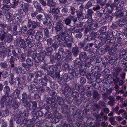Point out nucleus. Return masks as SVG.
<instances>
[{
	"label": "nucleus",
	"mask_w": 127,
	"mask_h": 127,
	"mask_svg": "<svg viewBox=\"0 0 127 127\" xmlns=\"http://www.w3.org/2000/svg\"><path fill=\"white\" fill-rule=\"evenodd\" d=\"M72 33L70 31L68 30L66 32L62 31L60 34L56 35L54 37V39L57 40L59 42L66 43L69 41L68 37H71Z\"/></svg>",
	"instance_id": "obj_1"
},
{
	"label": "nucleus",
	"mask_w": 127,
	"mask_h": 127,
	"mask_svg": "<svg viewBox=\"0 0 127 127\" xmlns=\"http://www.w3.org/2000/svg\"><path fill=\"white\" fill-rule=\"evenodd\" d=\"M44 53L42 52L37 53L36 50L32 52L31 57L34 59V61L36 63H39L40 61L43 60L44 58Z\"/></svg>",
	"instance_id": "obj_2"
},
{
	"label": "nucleus",
	"mask_w": 127,
	"mask_h": 127,
	"mask_svg": "<svg viewBox=\"0 0 127 127\" xmlns=\"http://www.w3.org/2000/svg\"><path fill=\"white\" fill-rule=\"evenodd\" d=\"M69 74L65 73L62 77L65 82H67L73 78L75 76L77 77L78 74V73L77 72L73 69L70 70L69 72Z\"/></svg>",
	"instance_id": "obj_3"
},
{
	"label": "nucleus",
	"mask_w": 127,
	"mask_h": 127,
	"mask_svg": "<svg viewBox=\"0 0 127 127\" xmlns=\"http://www.w3.org/2000/svg\"><path fill=\"white\" fill-rule=\"evenodd\" d=\"M0 37L2 40L4 39L5 42L8 43H10L12 41L13 39V37L10 33H2V35Z\"/></svg>",
	"instance_id": "obj_4"
},
{
	"label": "nucleus",
	"mask_w": 127,
	"mask_h": 127,
	"mask_svg": "<svg viewBox=\"0 0 127 127\" xmlns=\"http://www.w3.org/2000/svg\"><path fill=\"white\" fill-rule=\"evenodd\" d=\"M92 65L91 60L87 58L83 60V62H82V64L80 65V67L82 69H86L91 67Z\"/></svg>",
	"instance_id": "obj_5"
},
{
	"label": "nucleus",
	"mask_w": 127,
	"mask_h": 127,
	"mask_svg": "<svg viewBox=\"0 0 127 127\" xmlns=\"http://www.w3.org/2000/svg\"><path fill=\"white\" fill-rule=\"evenodd\" d=\"M11 101V100H10L8 95H5L2 96L0 99V103L1 107H4L5 104H6L9 102H10Z\"/></svg>",
	"instance_id": "obj_6"
},
{
	"label": "nucleus",
	"mask_w": 127,
	"mask_h": 127,
	"mask_svg": "<svg viewBox=\"0 0 127 127\" xmlns=\"http://www.w3.org/2000/svg\"><path fill=\"white\" fill-rule=\"evenodd\" d=\"M50 76L48 75L45 76L43 78H42L39 80V83L42 85L46 86L50 79Z\"/></svg>",
	"instance_id": "obj_7"
},
{
	"label": "nucleus",
	"mask_w": 127,
	"mask_h": 127,
	"mask_svg": "<svg viewBox=\"0 0 127 127\" xmlns=\"http://www.w3.org/2000/svg\"><path fill=\"white\" fill-rule=\"evenodd\" d=\"M100 106L102 107H106V105L105 102L104 101H99L98 104L95 103L94 104L93 108V110H97L98 112V108H101Z\"/></svg>",
	"instance_id": "obj_8"
},
{
	"label": "nucleus",
	"mask_w": 127,
	"mask_h": 127,
	"mask_svg": "<svg viewBox=\"0 0 127 127\" xmlns=\"http://www.w3.org/2000/svg\"><path fill=\"white\" fill-rule=\"evenodd\" d=\"M20 7L25 12H27L29 9V5L27 3H25L24 2H20Z\"/></svg>",
	"instance_id": "obj_9"
},
{
	"label": "nucleus",
	"mask_w": 127,
	"mask_h": 127,
	"mask_svg": "<svg viewBox=\"0 0 127 127\" xmlns=\"http://www.w3.org/2000/svg\"><path fill=\"white\" fill-rule=\"evenodd\" d=\"M18 53H19V58L20 61L22 62L25 61L27 57L26 54L23 53H20L21 50L19 48H16Z\"/></svg>",
	"instance_id": "obj_10"
},
{
	"label": "nucleus",
	"mask_w": 127,
	"mask_h": 127,
	"mask_svg": "<svg viewBox=\"0 0 127 127\" xmlns=\"http://www.w3.org/2000/svg\"><path fill=\"white\" fill-rule=\"evenodd\" d=\"M55 117L51 119V121L52 122L54 123H56L59 122V120L61 119L62 117L61 114L58 112L54 114Z\"/></svg>",
	"instance_id": "obj_11"
},
{
	"label": "nucleus",
	"mask_w": 127,
	"mask_h": 127,
	"mask_svg": "<svg viewBox=\"0 0 127 127\" xmlns=\"http://www.w3.org/2000/svg\"><path fill=\"white\" fill-rule=\"evenodd\" d=\"M15 43H17L16 45H18L19 44L21 47L24 49L26 47L24 41L22 39L20 38H18Z\"/></svg>",
	"instance_id": "obj_12"
},
{
	"label": "nucleus",
	"mask_w": 127,
	"mask_h": 127,
	"mask_svg": "<svg viewBox=\"0 0 127 127\" xmlns=\"http://www.w3.org/2000/svg\"><path fill=\"white\" fill-rule=\"evenodd\" d=\"M19 25L18 23H15L14 24L12 31V33L15 35H16L18 32H20Z\"/></svg>",
	"instance_id": "obj_13"
},
{
	"label": "nucleus",
	"mask_w": 127,
	"mask_h": 127,
	"mask_svg": "<svg viewBox=\"0 0 127 127\" xmlns=\"http://www.w3.org/2000/svg\"><path fill=\"white\" fill-rule=\"evenodd\" d=\"M120 44L118 43L115 44L112 46L111 48L109 50L108 52L109 54H112L113 53L115 52L119 48V46H120Z\"/></svg>",
	"instance_id": "obj_14"
},
{
	"label": "nucleus",
	"mask_w": 127,
	"mask_h": 127,
	"mask_svg": "<svg viewBox=\"0 0 127 127\" xmlns=\"http://www.w3.org/2000/svg\"><path fill=\"white\" fill-rule=\"evenodd\" d=\"M47 102L51 104V106L54 108H57V104L55 102V100L53 98L49 97L48 99Z\"/></svg>",
	"instance_id": "obj_15"
},
{
	"label": "nucleus",
	"mask_w": 127,
	"mask_h": 127,
	"mask_svg": "<svg viewBox=\"0 0 127 127\" xmlns=\"http://www.w3.org/2000/svg\"><path fill=\"white\" fill-rule=\"evenodd\" d=\"M7 25L3 23L0 22V27L1 28V33H8V31L7 30L5 29V28H7Z\"/></svg>",
	"instance_id": "obj_16"
},
{
	"label": "nucleus",
	"mask_w": 127,
	"mask_h": 127,
	"mask_svg": "<svg viewBox=\"0 0 127 127\" xmlns=\"http://www.w3.org/2000/svg\"><path fill=\"white\" fill-rule=\"evenodd\" d=\"M72 89L68 85H65L64 87V88L63 87L62 90V94H63L64 95H65V93H71V92L72 91Z\"/></svg>",
	"instance_id": "obj_17"
},
{
	"label": "nucleus",
	"mask_w": 127,
	"mask_h": 127,
	"mask_svg": "<svg viewBox=\"0 0 127 127\" xmlns=\"http://www.w3.org/2000/svg\"><path fill=\"white\" fill-rule=\"evenodd\" d=\"M35 80H34L33 82H32L31 83V88L34 89L36 88L37 89H40L41 87V86L40 85L39 83H38L35 81Z\"/></svg>",
	"instance_id": "obj_18"
},
{
	"label": "nucleus",
	"mask_w": 127,
	"mask_h": 127,
	"mask_svg": "<svg viewBox=\"0 0 127 127\" xmlns=\"http://www.w3.org/2000/svg\"><path fill=\"white\" fill-rule=\"evenodd\" d=\"M63 23L61 20H60L56 23V26L55 29L57 31H60L62 29Z\"/></svg>",
	"instance_id": "obj_19"
},
{
	"label": "nucleus",
	"mask_w": 127,
	"mask_h": 127,
	"mask_svg": "<svg viewBox=\"0 0 127 127\" xmlns=\"http://www.w3.org/2000/svg\"><path fill=\"white\" fill-rule=\"evenodd\" d=\"M26 77L25 76H23L21 77V76L19 75L18 77H17V80L18 81V85L22 84L25 81Z\"/></svg>",
	"instance_id": "obj_20"
},
{
	"label": "nucleus",
	"mask_w": 127,
	"mask_h": 127,
	"mask_svg": "<svg viewBox=\"0 0 127 127\" xmlns=\"http://www.w3.org/2000/svg\"><path fill=\"white\" fill-rule=\"evenodd\" d=\"M4 14L5 15L6 19L8 20V22H10L12 20L13 18L12 17V14L9 12H4Z\"/></svg>",
	"instance_id": "obj_21"
},
{
	"label": "nucleus",
	"mask_w": 127,
	"mask_h": 127,
	"mask_svg": "<svg viewBox=\"0 0 127 127\" xmlns=\"http://www.w3.org/2000/svg\"><path fill=\"white\" fill-rule=\"evenodd\" d=\"M13 17L17 20V21L19 22H22L23 19V17L21 15H19L18 14H15L13 15Z\"/></svg>",
	"instance_id": "obj_22"
},
{
	"label": "nucleus",
	"mask_w": 127,
	"mask_h": 127,
	"mask_svg": "<svg viewBox=\"0 0 127 127\" xmlns=\"http://www.w3.org/2000/svg\"><path fill=\"white\" fill-rule=\"evenodd\" d=\"M93 43H88L83 48V49L85 51H90L92 47L93 46Z\"/></svg>",
	"instance_id": "obj_23"
},
{
	"label": "nucleus",
	"mask_w": 127,
	"mask_h": 127,
	"mask_svg": "<svg viewBox=\"0 0 127 127\" xmlns=\"http://www.w3.org/2000/svg\"><path fill=\"white\" fill-rule=\"evenodd\" d=\"M42 52L44 53L45 57V54L47 56L50 55L52 53V50L51 47H48L46 48V51H45L44 52Z\"/></svg>",
	"instance_id": "obj_24"
},
{
	"label": "nucleus",
	"mask_w": 127,
	"mask_h": 127,
	"mask_svg": "<svg viewBox=\"0 0 127 127\" xmlns=\"http://www.w3.org/2000/svg\"><path fill=\"white\" fill-rule=\"evenodd\" d=\"M79 51V47L77 46H75L72 48V52L75 57L77 56Z\"/></svg>",
	"instance_id": "obj_25"
},
{
	"label": "nucleus",
	"mask_w": 127,
	"mask_h": 127,
	"mask_svg": "<svg viewBox=\"0 0 127 127\" xmlns=\"http://www.w3.org/2000/svg\"><path fill=\"white\" fill-rule=\"evenodd\" d=\"M93 96L94 99L97 100H99L100 97V94L96 90H94Z\"/></svg>",
	"instance_id": "obj_26"
},
{
	"label": "nucleus",
	"mask_w": 127,
	"mask_h": 127,
	"mask_svg": "<svg viewBox=\"0 0 127 127\" xmlns=\"http://www.w3.org/2000/svg\"><path fill=\"white\" fill-rule=\"evenodd\" d=\"M106 26H104L101 28L100 30V35H103L104 36L103 37H105L106 36V35L107 34V33L106 32Z\"/></svg>",
	"instance_id": "obj_27"
},
{
	"label": "nucleus",
	"mask_w": 127,
	"mask_h": 127,
	"mask_svg": "<svg viewBox=\"0 0 127 127\" xmlns=\"http://www.w3.org/2000/svg\"><path fill=\"white\" fill-rule=\"evenodd\" d=\"M77 16L80 21H82L83 19L86 18V16L83 15L82 12L81 11H79L77 13Z\"/></svg>",
	"instance_id": "obj_28"
},
{
	"label": "nucleus",
	"mask_w": 127,
	"mask_h": 127,
	"mask_svg": "<svg viewBox=\"0 0 127 127\" xmlns=\"http://www.w3.org/2000/svg\"><path fill=\"white\" fill-rule=\"evenodd\" d=\"M48 12L50 13L55 14H58L60 12V10L58 8H54L52 9L50 8Z\"/></svg>",
	"instance_id": "obj_29"
},
{
	"label": "nucleus",
	"mask_w": 127,
	"mask_h": 127,
	"mask_svg": "<svg viewBox=\"0 0 127 127\" xmlns=\"http://www.w3.org/2000/svg\"><path fill=\"white\" fill-rule=\"evenodd\" d=\"M11 71L8 69H6L3 72L2 76L3 78H6L10 74Z\"/></svg>",
	"instance_id": "obj_30"
},
{
	"label": "nucleus",
	"mask_w": 127,
	"mask_h": 127,
	"mask_svg": "<svg viewBox=\"0 0 127 127\" xmlns=\"http://www.w3.org/2000/svg\"><path fill=\"white\" fill-rule=\"evenodd\" d=\"M109 101L108 102V104L111 106L113 105V104L115 103V100L114 98L111 96H109L108 97Z\"/></svg>",
	"instance_id": "obj_31"
},
{
	"label": "nucleus",
	"mask_w": 127,
	"mask_h": 127,
	"mask_svg": "<svg viewBox=\"0 0 127 127\" xmlns=\"http://www.w3.org/2000/svg\"><path fill=\"white\" fill-rule=\"evenodd\" d=\"M35 36V39L39 41L42 38V33L41 32H37Z\"/></svg>",
	"instance_id": "obj_32"
},
{
	"label": "nucleus",
	"mask_w": 127,
	"mask_h": 127,
	"mask_svg": "<svg viewBox=\"0 0 127 127\" xmlns=\"http://www.w3.org/2000/svg\"><path fill=\"white\" fill-rule=\"evenodd\" d=\"M79 58L80 59L85 60L88 58L87 57V55L85 52H82L79 55Z\"/></svg>",
	"instance_id": "obj_33"
},
{
	"label": "nucleus",
	"mask_w": 127,
	"mask_h": 127,
	"mask_svg": "<svg viewBox=\"0 0 127 127\" xmlns=\"http://www.w3.org/2000/svg\"><path fill=\"white\" fill-rule=\"evenodd\" d=\"M61 42L59 43V44H58L56 42H54L52 43V47L55 50H57L59 47V45L62 47H63L64 45L63 44L61 43Z\"/></svg>",
	"instance_id": "obj_34"
},
{
	"label": "nucleus",
	"mask_w": 127,
	"mask_h": 127,
	"mask_svg": "<svg viewBox=\"0 0 127 127\" xmlns=\"http://www.w3.org/2000/svg\"><path fill=\"white\" fill-rule=\"evenodd\" d=\"M63 22L64 24L66 25H70L71 22L70 16L68 18H67L63 20Z\"/></svg>",
	"instance_id": "obj_35"
},
{
	"label": "nucleus",
	"mask_w": 127,
	"mask_h": 127,
	"mask_svg": "<svg viewBox=\"0 0 127 127\" xmlns=\"http://www.w3.org/2000/svg\"><path fill=\"white\" fill-rule=\"evenodd\" d=\"M82 62H83L82 61H81V59H76L75 61L74 62V68H75V67L76 66V65H77V67H79V66H78L79 64H82Z\"/></svg>",
	"instance_id": "obj_36"
},
{
	"label": "nucleus",
	"mask_w": 127,
	"mask_h": 127,
	"mask_svg": "<svg viewBox=\"0 0 127 127\" xmlns=\"http://www.w3.org/2000/svg\"><path fill=\"white\" fill-rule=\"evenodd\" d=\"M100 70V68L97 66H93L91 68V71L93 73L96 72Z\"/></svg>",
	"instance_id": "obj_37"
},
{
	"label": "nucleus",
	"mask_w": 127,
	"mask_h": 127,
	"mask_svg": "<svg viewBox=\"0 0 127 127\" xmlns=\"http://www.w3.org/2000/svg\"><path fill=\"white\" fill-rule=\"evenodd\" d=\"M56 4V3L53 0H48L47 1V5L48 6H54Z\"/></svg>",
	"instance_id": "obj_38"
},
{
	"label": "nucleus",
	"mask_w": 127,
	"mask_h": 127,
	"mask_svg": "<svg viewBox=\"0 0 127 127\" xmlns=\"http://www.w3.org/2000/svg\"><path fill=\"white\" fill-rule=\"evenodd\" d=\"M93 13V11L91 9H88L87 11V14L86 15V18H90L91 17Z\"/></svg>",
	"instance_id": "obj_39"
},
{
	"label": "nucleus",
	"mask_w": 127,
	"mask_h": 127,
	"mask_svg": "<svg viewBox=\"0 0 127 127\" xmlns=\"http://www.w3.org/2000/svg\"><path fill=\"white\" fill-rule=\"evenodd\" d=\"M57 99L59 105L62 106L64 105V102L62 98L60 96H58L57 97Z\"/></svg>",
	"instance_id": "obj_40"
},
{
	"label": "nucleus",
	"mask_w": 127,
	"mask_h": 127,
	"mask_svg": "<svg viewBox=\"0 0 127 127\" xmlns=\"http://www.w3.org/2000/svg\"><path fill=\"white\" fill-rule=\"evenodd\" d=\"M35 36L34 35H30L28 37L26 40H28L34 42L35 40Z\"/></svg>",
	"instance_id": "obj_41"
},
{
	"label": "nucleus",
	"mask_w": 127,
	"mask_h": 127,
	"mask_svg": "<svg viewBox=\"0 0 127 127\" xmlns=\"http://www.w3.org/2000/svg\"><path fill=\"white\" fill-rule=\"evenodd\" d=\"M50 86L52 88L55 89H58V86L56 82H50Z\"/></svg>",
	"instance_id": "obj_42"
},
{
	"label": "nucleus",
	"mask_w": 127,
	"mask_h": 127,
	"mask_svg": "<svg viewBox=\"0 0 127 127\" xmlns=\"http://www.w3.org/2000/svg\"><path fill=\"white\" fill-rule=\"evenodd\" d=\"M10 7L9 5H3L2 9L3 12V13L7 12H8V11L10 10Z\"/></svg>",
	"instance_id": "obj_43"
},
{
	"label": "nucleus",
	"mask_w": 127,
	"mask_h": 127,
	"mask_svg": "<svg viewBox=\"0 0 127 127\" xmlns=\"http://www.w3.org/2000/svg\"><path fill=\"white\" fill-rule=\"evenodd\" d=\"M94 44L95 45V47L97 48L101 46L102 45V43L101 40L95 41L94 43Z\"/></svg>",
	"instance_id": "obj_44"
},
{
	"label": "nucleus",
	"mask_w": 127,
	"mask_h": 127,
	"mask_svg": "<svg viewBox=\"0 0 127 127\" xmlns=\"http://www.w3.org/2000/svg\"><path fill=\"white\" fill-rule=\"evenodd\" d=\"M26 62L27 65L29 66H32L33 65V61L32 59L30 58H28L26 60Z\"/></svg>",
	"instance_id": "obj_45"
},
{
	"label": "nucleus",
	"mask_w": 127,
	"mask_h": 127,
	"mask_svg": "<svg viewBox=\"0 0 127 127\" xmlns=\"http://www.w3.org/2000/svg\"><path fill=\"white\" fill-rule=\"evenodd\" d=\"M14 75L13 74H11L9 79V82L12 85L14 83Z\"/></svg>",
	"instance_id": "obj_46"
},
{
	"label": "nucleus",
	"mask_w": 127,
	"mask_h": 127,
	"mask_svg": "<svg viewBox=\"0 0 127 127\" xmlns=\"http://www.w3.org/2000/svg\"><path fill=\"white\" fill-rule=\"evenodd\" d=\"M105 52V51L104 49L102 48H98L96 51V53L100 55L103 54Z\"/></svg>",
	"instance_id": "obj_47"
},
{
	"label": "nucleus",
	"mask_w": 127,
	"mask_h": 127,
	"mask_svg": "<svg viewBox=\"0 0 127 127\" xmlns=\"http://www.w3.org/2000/svg\"><path fill=\"white\" fill-rule=\"evenodd\" d=\"M15 58H14L13 56H11L10 59L9 60V63L11 64V67H14V61H15Z\"/></svg>",
	"instance_id": "obj_48"
},
{
	"label": "nucleus",
	"mask_w": 127,
	"mask_h": 127,
	"mask_svg": "<svg viewBox=\"0 0 127 127\" xmlns=\"http://www.w3.org/2000/svg\"><path fill=\"white\" fill-rule=\"evenodd\" d=\"M62 112L64 113L65 117H68L69 116V111L66 108H65L62 109Z\"/></svg>",
	"instance_id": "obj_49"
},
{
	"label": "nucleus",
	"mask_w": 127,
	"mask_h": 127,
	"mask_svg": "<svg viewBox=\"0 0 127 127\" xmlns=\"http://www.w3.org/2000/svg\"><path fill=\"white\" fill-rule=\"evenodd\" d=\"M35 32V30L33 29H30L27 32V33L30 35H34Z\"/></svg>",
	"instance_id": "obj_50"
},
{
	"label": "nucleus",
	"mask_w": 127,
	"mask_h": 127,
	"mask_svg": "<svg viewBox=\"0 0 127 127\" xmlns=\"http://www.w3.org/2000/svg\"><path fill=\"white\" fill-rule=\"evenodd\" d=\"M107 2V0H97V2L99 3L102 6H104L105 5L106 2Z\"/></svg>",
	"instance_id": "obj_51"
},
{
	"label": "nucleus",
	"mask_w": 127,
	"mask_h": 127,
	"mask_svg": "<svg viewBox=\"0 0 127 127\" xmlns=\"http://www.w3.org/2000/svg\"><path fill=\"white\" fill-rule=\"evenodd\" d=\"M86 78L88 80H93L94 79L93 74L89 73L86 75Z\"/></svg>",
	"instance_id": "obj_52"
},
{
	"label": "nucleus",
	"mask_w": 127,
	"mask_h": 127,
	"mask_svg": "<svg viewBox=\"0 0 127 127\" xmlns=\"http://www.w3.org/2000/svg\"><path fill=\"white\" fill-rule=\"evenodd\" d=\"M99 35L97 32H92L90 34V36L91 37L92 39L95 38L96 37H97Z\"/></svg>",
	"instance_id": "obj_53"
},
{
	"label": "nucleus",
	"mask_w": 127,
	"mask_h": 127,
	"mask_svg": "<svg viewBox=\"0 0 127 127\" xmlns=\"http://www.w3.org/2000/svg\"><path fill=\"white\" fill-rule=\"evenodd\" d=\"M58 53L61 55H64L65 54L64 49L62 48H60L58 50Z\"/></svg>",
	"instance_id": "obj_54"
},
{
	"label": "nucleus",
	"mask_w": 127,
	"mask_h": 127,
	"mask_svg": "<svg viewBox=\"0 0 127 127\" xmlns=\"http://www.w3.org/2000/svg\"><path fill=\"white\" fill-rule=\"evenodd\" d=\"M4 91L5 93V95H9V93L10 91V90L8 86H6L4 88Z\"/></svg>",
	"instance_id": "obj_55"
},
{
	"label": "nucleus",
	"mask_w": 127,
	"mask_h": 127,
	"mask_svg": "<svg viewBox=\"0 0 127 127\" xmlns=\"http://www.w3.org/2000/svg\"><path fill=\"white\" fill-rule=\"evenodd\" d=\"M56 66H55V71L58 72H60L62 70L60 65L59 64H56Z\"/></svg>",
	"instance_id": "obj_56"
},
{
	"label": "nucleus",
	"mask_w": 127,
	"mask_h": 127,
	"mask_svg": "<svg viewBox=\"0 0 127 127\" xmlns=\"http://www.w3.org/2000/svg\"><path fill=\"white\" fill-rule=\"evenodd\" d=\"M12 107L13 109H16L18 108L19 105V103L16 101H14L12 104Z\"/></svg>",
	"instance_id": "obj_57"
},
{
	"label": "nucleus",
	"mask_w": 127,
	"mask_h": 127,
	"mask_svg": "<svg viewBox=\"0 0 127 127\" xmlns=\"http://www.w3.org/2000/svg\"><path fill=\"white\" fill-rule=\"evenodd\" d=\"M34 75L33 74H29L27 79L28 82H30L33 79Z\"/></svg>",
	"instance_id": "obj_58"
},
{
	"label": "nucleus",
	"mask_w": 127,
	"mask_h": 127,
	"mask_svg": "<svg viewBox=\"0 0 127 127\" xmlns=\"http://www.w3.org/2000/svg\"><path fill=\"white\" fill-rule=\"evenodd\" d=\"M93 22V21L91 19H88L87 21L85 23L86 25L84 26L85 27H87L88 26L91 25Z\"/></svg>",
	"instance_id": "obj_59"
},
{
	"label": "nucleus",
	"mask_w": 127,
	"mask_h": 127,
	"mask_svg": "<svg viewBox=\"0 0 127 127\" xmlns=\"http://www.w3.org/2000/svg\"><path fill=\"white\" fill-rule=\"evenodd\" d=\"M49 95L52 96H55L57 95V93L54 90L50 91L48 92Z\"/></svg>",
	"instance_id": "obj_60"
},
{
	"label": "nucleus",
	"mask_w": 127,
	"mask_h": 127,
	"mask_svg": "<svg viewBox=\"0 0 127 127\" xmlns=\"http://www.w3.org/2000/svg\"><path fill=\"white\" fill-rule=\"evenodd\" d=\"M115 15L118 17H121L123 15L124 13L121 11H118L115 13Z\"/></svg>",
	"instance_id": "obj_61"
},
{
	"label": "nucleus",
	"mask_w": 127,
	"mask_h": 127,
	"mask_svg": "<svg viewBox=\"0 0 127 127\" xmlns=\"http://www.w3.org/2000/svg\"><path fill=\"white\" fill-rule=\"evenodd\" d=\"M56 64L55 65H52L50 66L49 67V69L50 71L52 72H54L55 71Z\"/></svg>",
	"instance_id": "obj_62"
},
{
	"label": "nucleus",
	"mask_w": 127,
	"mask_h": 127,
	"mask_svg": "<svg viewBox=\"0 0 127 127\" xmlns=\"http://www.w3.org/2000/svg\"><path fill=\"white\" fill-rule=\"evenodd\" d=\"M62 78V77H60L58 78V82L61 85H62L64 83L65 81Z\"/></svg>",
	"instance_id": "obj_63"
},
{
	"label": "nucleus",
	"mask_w": 127,
	"mask_h": 127,
	"mask_svg": "<svg viewBox=\"0 0 127 127\" xmlns=\"http://www.w3.org/2000/svg\"><path fill=\"white\" fill-rule=\"evenodd\" d=\"M44 34L45 36L48 38L49 37V36L48 35L49 32L48 29L47 28H45L44 29Z\"/></svg>",
	"instance_id": "obj_64"
}]
</instances>
